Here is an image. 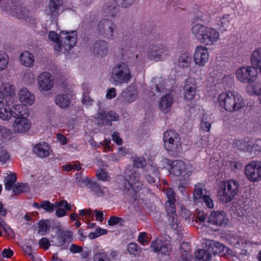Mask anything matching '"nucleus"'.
<instances>
[{
  "label": "nucleus",
  "mask_w": 261,
  "mask_h": 261,
  "mask_svg": "<svg viewBox=\"0 0 261 261\" xmlns=\"http://www.w3.org/2000/svg\"><path fill=\"white\" fill-rule=\"evenodd\" d=\"M192 34L204 46L215 45L220 39V33L216 29L199 23L194 24L191 29Z\"/></svg>",
  "instance_id": "1"
},
{
  "label": "nucleus",
  "mask_w": 261,
  "mask_h": 261,
  "mask_svg": "<svg viewBox=\"0 0 261 261\" xmlns=\"http://www.w3.org/2000/svg\"><path fill=\"white\" fill-rule=\"evenodd\" d=\"M48 39L53 42L54 50L56 52L61 51L63 48L67 50L70 49L77 41L76 34L74 31H62L59 36L55 32L50 31Z\"/></svg>",
  "instance_id": "2"
},
{
  "label": "nucleus",
  "mask_w": 261,
  "mask_h": 261,
  "mask_svg": "<svg viewBox=\"0 0 261 261\" xmlns=\"http://www.w3.org/2000/svg\"><path fill=\"white\" fill-rule=\"evenodd\" d=\"M240 191L239 182L234 179L221 181L217 189V197L219 201L227 203L231 201L238 195Z\"/></svg>",
  "instance_id": "3"
},
{
  "label": "nucleus",
  "mask_w": 261,
  "mask_h": 261,
  "mask_svg": "<svg viewBox=\"0 0 261 261\" xmlns=\"http://www.w3.org/2000/svg\"><path fill=\"white\" fill-rule=\"evenodd\" d=\"M195 222L198 224L197 227L201 228L208 227L210 224L225 227L228 220L224 212L217 211L212 212L207 219L203 212H199L195 219Z\"/></svg>",
  "instance_id": "4"
},
{
  "label": "nucleus",
  "mask_w": 261,
  "mask_h": 261,
  "mask_svg": "<svg viewBox=\"0 0 261 261\" xmlns=\"http://www.w3.org/2000/svg\"><path fill=\"white\" fill-rule=\"evenodd\" d=\"M132 77L128 65L123 62L116 64L110 74V80L116 85L127 83Z\"/></svg>",
  "instance_id": "5"
},
{
  "label": "nucleus",
  "mask_w": 261,
  "mask_h": 261,
  "mask_svg": "<svg viewBox=\"0 0 261 261\" xmlns=\"http://www.w3.org/2000/svg\"><path fill=\"white\" fill-rule=\"evenodd\" d=\"M140 176L139 172L135 167L129 166L127 167L124 174L125 179L124 189L128 190L132 189L136 192L139 191L142 186Z\"/></svg>",
  "instance_id": "6"
},
{
  "label": "nucleus",
  "mask_w": 261,
  "mask_h": 261,
  "mask_svg": "<svg viewBox=\"0 0 261 261\" xmlns=\"http://www.w3.org/2000/svg\"><path fill=\"white\" fill-rule=\"evenodd\" d=\"M163 141L166 149L173 152H179L181 149L180 138L175 130H168L164 134Z\"/></svg>",
  "instance_id": "7"
},
{
  "label": "nucleus",
  "mask_w": 261,
  "mask_h": 261,
  "mask_svg": "<svg viewBox=\"0 0 261 261\" xmlns=\"http://www.w3.org/2000/svg\"><path fill=\"white\" fill-rule=\"evenodd\" d=\"M167 163L169 166V171L171 174L178 176L184 174L189 176L192 172L193 169L191 165L186 163L181 160L169 161Z\"/></svg>",
  "instance_id": "8"
},
{
  "label": "nucleus",
  "mask_w": 261,
  "mask_h": 261,
  "mask_svg": "<svg viewBox=\"0 0 261 261\" xmlns=\"http://www.w3.org/2000/svg\"><path fill=\"white\" fill-rule=\"evenodd\" d=\"M257 75V70L252 65L240 67L235 71L237 80L244 84L255 80Z\"/></svg>",
  "instance_id": "9"
},
{
  "label": "nucleus",
  "mask_w": 261,
  "mask_h": 261,
  "mask_svg": "<svg viewBox=\"0 0 261 261\" xmlns=\"http://www.w3.org/2000/svg\"><path fill=\"white\" fill-rule=\"evenodd\" d=\"M99 34L108 39L113 40L117 35L116 24L110 19H101L98 25Z\"/></svg>",
  "instance_id": "10"
},
{
  "label": "nucleus",
  "mask_w": 261,
  "mask_h": 261,
  "mask_svg": "<svg viewBox=\"0 0 261 261\" xmlns=\"http://www.w3.org/2000/svg\"><path fill=\"white\" fill-rule=\"evenodd\" d=\"M244 174L250 182L260 181L261 180V163L254 161L246 165L244 168Z\"/></svg>",
  "instance_id": "11"
},
{
  "label": "nucleus",
  "mask_w": 261,
  "mask_h": 261,
  "mask_svg": "<svg viewBox=\"0 0 261 261\" xmlns=\"http://www.w3.org/2000/svg\"><path fill=\"white\" fill-rule=\"evenodd\" d=\"M170 54L169 49L162 45L152 46L148 51V57L155 62L161 61L168 58Z\"/></svg>",
  "instance_id": "12"
},
{
  "label": "nucleus",
  "mask_w": 261,
  "mask_h": 261,
  "mask_svg": "<svg viewBox=\"0 0 261 261\" xmlns=\"http://www.w3.org/2000/svg\"><path fill=\"white\" fill-rule=\"evenodd\" d=\"M209 58L210 54L207 47L199 45L195 47L193 59L196 66L204 67L208 63Z\"/></svg>",
  "instance_id": "13"
},
{
  "label": "nucleus",
  "mask_w": 261,
  "mask_h": 261,
  "mask_svg": "<svg viewBox=\"0 0 261 261\" xmlns=\"http://www.w3.org/2000/svg\"><path fill=\"white\" fill-rule=\"evenodd\" d=\"M37 83L38 90L44 93L53 88L54 85V77L49 72H43L38 75Z\"/></svg>",
  "instance_id": "14"
},
{
  "label": "nucleus",
  "mask_w": 261,
  "mask_h": 261,
  "mask_svg": "<svg viewBox=\"0 0 261 261\" xmlns=\"http://www.w3.org/2000/svg\"><path fill=\"white\" fill-rule=\"evenodd\" d=\"M197 89L195 78L189 77L185 81L184 87V98L187 101H190L193 99Z\"/></svg>",
  "instance_id": "15"
},
{
  "label": "nucleus",
  "mask_w": 261,
  "mask_h": 261,
  "mask_svg": "<svg viewBox=\"0 0 261 261\" xmlns=\"http://www.w3.org/2000/svg\"><path fill=\"white\" fill-rule=\"evenodd\" d=\"M228 105V112L233 113L243 109L245 105L243 97L237 92L232 91Z\"/></svg>",
  "instance_id": "16"
},
{
  "label": "nucleus",
  "mask_w": 261,
  "mask_h": 261,
  "mask_svg": "<svg viewBox=\"0 0 261 261\" xmlns=\"http://www.w3.org/2000/svg\"><path fill=\"white\" fill-rule=\"evenodd\" d=\"M28 117L25 116L14 120L12 123V129L14 133L24 134L31 129L32 123Z\"/></svg>",
  "instance_id": "17"
},
{
  "label": "nucleus",
  "mask_w": 261,
  "mask_h": 261,
  "mask_svg": "<svg viewBox=\"0 0 261 261\" xmlns=\"http://www.w3.org/2000/svg\"><path fill=\"white\" fill-rule=\"evenodd\" d=\"M73 240V233L68 230L59 229L57 236L53 237L52 243L57 246L62 247L66 243H69Z\"/></svg>",
  "instance_id": "18"
},
{
  "label": "nucleus",
  "mask_w": 261,
  "mask_h": 261,
  "mask_svg": "<svg viewBox=\"0 0 261 261\" xmlns=\"http://www.w3.org/2000/svg\"><path fill=\"white\" fill-rule=\"evenodd\" d=\"M63 0H50L46 8V14L52 19L56 18L63 11Z\"/></svg>",
  "instance_id": "19"
},
{
  "label": "nucleus",
  "mask_w": 261,
  "mask_h": 261,
  "mask_svg": "<svg viewBox=\"0 0 261 261\" xmlns=\"http://www.w3.org/2000/svg\"><path fill=\"white\" fill-rule=\"evenodd\" d=\"M151 247L159 255H168L171 250L169 242L167 241H163L161 240H156L152 242Z\"/></svg>",
  "instance_id": "20"
},
{
  "label": "nucleus",
  "mask_w": 261,
  "mask_h": 261,
  "mask_svg": "<svg viewBox=\"0 0 261 261\" xmlns=\"http://www.w3.org/2000/svg\"><path fill=\"white\" fill-rule=\"evenodd\" d=\"M18 97L21 104L23 106H31L35 101L34 94L27 88H21L18 93Z\"/></svg>",
  "instance_id": "21"
},
{
  "label": "nucleus",
  "mask_w": 261,
  "mask_h": 261,
  "mask_svg": "<svg viewBox=\"0 0 261 261\" xmlns=\"http://www.w3.org/2000/svg\"><path fill=\"white\" fill-rule=\"evenodd\" d=\"M33 151L37 156L43 158L49 156L52 150L50 145L47 143L39 142L34 146Z\"/></svg>",
  "instance_id": "22"
},
{
  "label": "nucleus",
  "mask_w": 261,
  "mask_h": 261,
  "mask_svg": "<svg viewBox=\"0 0 261 261\" xmlns=\"http://www.w3.org/2000/svg\"><path fill=\"white\" fill-rule=\"evenodd\" d=\"M144 177L146 181L150 184L154 183L155 179L159 177V170L156 165L152 164L147 166Z\"/></svg>",
  "instance_id": "23"
},
{
  "label": "nucleus",
  "mask_w": 261,
  "mask_h": 261,
  "mask_svg": "<svg viewBox=\"0 0 261 261\" xmlns=\"http://www.w3.org/2000/svg\"><path fill=\"white\" fill-rule=\"evenodd\" d=\"M29 112L28 109L26 108L21 104L14 105L10 109V118L12 117L17 119L25 116H29Z\"/></svg>",
  "instance_id": "24"
},
{
  "label": "nucleus",
  "mask_w": 261,
  "mask_h": 261,
  "mask_svg": "<svg viewBox=\"0 0 261 261\" xmlns=\"http://www.w3.org/2000/svg\"><path fill=\"white\" fill-rule=\"evenodd\" d=\"M231 91L221 92L217 97V103L220 108L227 112Z\"/></svg>",
  "instance_id": "25"
},
{
  "label": "nucleus",
  "mask_w": 261,
  "mask_h": 261,
  "mask_svg": "<svg viewBox=\"0 0 261 261\" xmlns=\"http://www.w3.org/2000/svg\"><path fill=\"white\" fill-rule=\"evenodd\" d=\"M19 61L24 67H32L35 64V58L31 52L24 51L19 55Z\"/></svg>",
  "instance_id": "26"
},
{
  "label": "nucleus",
  "mask_w": 261,
  "mask_h": 261,
  "mask_svg": "<svg viewBox=\"0 0 261 261\" xmlns=\"http://www.w3.org/2000/svg\"><path fill=\"white\" fill-rule=\"evenodd\" d=\"M119 116L116 112L111 111L107 113L105 112H100L97 115V118L101 121V123L109 125L112 121H117Z\"/></svg>",
  "instance_id": "27"
},
{
  "label": "nucleus",
  "mask_w": 261,
  "mask_h": 261,
  "mask_svg": "<svg viewBox=\"0 0 261 261\" xmlns=\"http://www.w3.org/2000/svg\"><path fill=\"white\" fill-rule=\"evenodd\" d=\"M93 51L95 54L100 57L106 56L109 52L107 42L103 40L97 41L94 45Z\"/></svg>",
  "instance_id": "28"
},
{
  "label": "nucleus",
  "mask_w": 261,
  "mask_h": 261,
  "mask_svg": "<svg viewBox=\"0 0 261 261\" xmlns=\"http://www.w3.org/2000/svg\"><path fill=\"white\" fill-rule=\"evenodd\" d=\"M124 101L127 103H132L135 101L138 97V91L134 86L128 87L125 91L122 93Z\"/></svg>",
  "instance_id": "29"
},
{
  "label": "nucleus",
  "mask_w": 261,
  "mask_h": 261,
  "mask_svg": "<svg viewBox=\"0 0 261 261\" xmlns=\"http://www.w3.org/2000/svg\"><path fill=\"white\" fill-rule=\"evenodd\" d=\"M173 103V97L171 94H166L161 97L159 102V108L164 113H168Z\"/></svg>",
  "instance_id": "30"
},
{
  "label": "nucleus",
  "mask_w": 261,
  "mask_h": 261,
  "mask_svg": "<svg viewBox=\"0 0 261 261\" xmlns=\"http://www.w3.org/2000/svg\"><path fill=\"white\" fill-rule=\"evenodd\" d=\"M251 65L256 70L259 69L261 74V47L255 49L250 57Z\"/></svg>",
  "instance_id": "31"
},
{
  "label": "nucleus",
  "mask_w": 261,
  "mask_h": 261,
  "mask_svg": "<svg viewBox=\"0 0 261 261\" xmlns=\"http://www.w3.org/2000/svg\"><path fill=\"white\" fill-rule=\"evenodd\" d=\"M71 97L69 94H59L55 98V102L56 105L62 109L68 108L70 103Z\"/></svg>",
  "instance_id": "32"
},
{
  "label": "nucleus",
  "mask_w": 261,
  "mask_h": 261,
  "mask_svg": "<svg viewBox=\"0 0 261 261\" xmlns=\"http://www.w3.org/2000/svg\"><path fill=\"white\" fill-rule=\"evenodd\" d=\"M8 13L20 19H25L29 16L28 11L20 6H13Z\"/></svg>",
  "instance_id": "33"
},
{
  "label": "nucleus",
  "mask_w": 261,
  "mask_h": 261,
  "mask_svg": "<svg viewBox=\"0 0 261 261\" xmlns=\"http://www.w3.org/2000/svg\"><path fill=\"white\" fill-rule=\"evenodd\" d=\"M103 9L107 16L110 17H115L118 12V8L114 0L106 3Z\"/></svg>",
  "instance_id": "34"
},
{
  "label": "nucleus",
  "mask_w": 261,
  "mask_h": 261,
  "mask_svg": "<svg viewBox=\"0 0 261 261\" xmlns=\"http://www.w3.org/2000/svg\"><path fill=\"white\" fill-rule=\"evenodd\" d=\"M168 217V224L174 230H180V223L175 214V209L173 211L167 210Z\"/></svg>",
  "instance_id": "35"
},
{
  "label": "nucleus",
  "mask_w": 261,
  "mask_h": 261,
  "mask_svg": "<svg viewBox=\"0 0 261 261\" xmlns=\"http://www.w3.org/2000/svg\"><path fill=\"white\" fill-rule=\"evenodd\" d=\"M226 239L229 243L237 248L242 247L244 244H246L245 240L233 233H229L227 236Z\"/></svg>",
  "instance_id": "36"
},
{
  "label": "nucleus",
  "mask_w": 261,
  "mask_h": 261,
  "mask_svg": "<svg viewBox=\"0 0 261 261\" xmlns=\"http://www.w3.org/2000/svg\"><path fill=\"white\" fill-rule=\"evenodd\" d=\"M204 195H206L204 186L201 184L195 185L193 192L194 201L195 202H201Z\"/></svg>",
  "instance_id": "37"
},
{
  "label": "nucleus",
  "mask_w": 261,
  "mask_h": 261,
  "mask_svg": "<svg viewBox=\"0 0 261 261\" xmlns=\"http://www.w3.org/2000/svg\"><path fill=\"white\" fill-rule=\"evenodd\" d=\"M90 191L97 197H107L109 195L108 189L106 187H101L96 182L94 183Z\"/></svg>",
  "instance_id": "38"
},
{
  "label": "nucleus",
  "mask_w": 261,
  "mask_h": 261,
  "mask_svg": "<svg viewBox=\"0 0 261 261\" xmlns=\"http://www.w3.org/2000/svg\"><path fill=\"white\" fill-rule=\"evenodd\" d=\"M165 192L168 199L165 203L166 210L173 211L175 209L174 205L175 201V193L170 188L167 189Z\"/></svg>",
  "instance_id": "39"
},
{
  "label": "nucleus",
  "mask_w": 261,
  "mask_h": 261,
  "mask_svg": "<svg viewBox=\"0 0 261 261\" xmlns=\"http://www.w3.org/2000/svg\"><path fill=\"white\" fill-rule=\"evenodd\" d=\"M191 63V56L189 51H186L183 52L180 55L178 61V65L181 67H188Z\"/></svg>",
  "instance_id": "40"
},
{
  "label": "nucleus",
  "mask_w": 261,
  "mask_h": 261,
  "mask_svg": "<svg viewBox=\"0 0 261 261\" xmlns=\"http://www.w3.org/2000/svg\"><path fill=\"white\" fill-rule=\"evenodd\" d=\"M10 108L7 99L0 103V118L4 120L10 119Z\"/></svg>",
  "instance_id": "41"
},
{
  "label": "nucleus",
  "mask_w": 261,
  "mask_h": 261,
  "mask_svg": "<svg viewBox=\"0 0 261 261\" xmlns=\"http://www.w3.org/2000/svg\"><path fill=\"white\" fill-rule=\"evenodd\" d=\"M207 249L211 254H216L220 253L221 251H223L224 246L222 244L218 242L210 241L208 243Z\"/></svg>",
  "instance_id": "42"
},
{
  "label": "nucleus",
  "mask_w": 261,
  "mask_h": 261,
  "mask_svg": "<svg viewBox=\"0 0 261 261\" xmlns=\"http://www.w3.org/2000/svg\"><path fill=\"white\" fill-rule=\"evenodd\" d=\"M217 25L219 29L226 31L228 29L230 23L229 15H224L222 17H219L216 19Z\"/></svg>",
  "instance_id": "43"
},
{
  "label": "nucleus",
  "mask_w": 261,
  "mask_h": 261,
  "mask_svg": "<svg viewBox=\"0 0 261 261\" xmlns=\"http://www.w3.org/2000/svg\"><path fill=\"white\" fill-rule=\"evenodd\" d=\"M212 122L210 117L206 114H203L200 124V128L205 132H209L211 128Z\"/></svg>",
  "instance_id": "44"
},
{
  "label": "nucleus",
  "mask_w": 261,
  "mask_h": 261,
  "mask_svg": "<svg viewBox=\"0 0 261 261\" xmlns=\"http://www.w3.org/2000/svg\"><path fill=\"white\" fill-rule=\"evenodd\" d=\"M233 145L240 150H247L250 149L249 139L246 138L245 139H236L233 141Z\"/></svg>",
  "instance_id": "45"
},
{
  "label": "nucleus",
  "mask_w": 261,
  "mask_h": 261,
  "mask_svg": "<svg viewBox=\"0 0 261 261\" xmlns=\"http://www.w3.org/2000/svg\"><path fill=\"white\" fill-rule=\"evenodd\" d=\"M195 257L199 260L209 261L212 255L208 250L199 249L195 252Z\"/></svg>",
  "instance_id": "46"
},
{
  "label": "nucleus",
  "mask_w": 261,
  "mask_h": 261,
  "mask_svg": "<svg viewBox=\"0 0 261 261\" xmlns=\"http://www.w3.org/2000/svg\"><path fill=\"white\" fill-rule=\"evenodd\" d=\"M255 80H253L250 82L247 83V85L246 86L247 92L251 95L255 94L258 96L259 90H257V86H259L258 82H255Z\"/></svg>",
  "instance_id": "47"
},
{
  "label": "nucleus",
  "mask_w": 261,
  "mask_h": 261,
  "mask_svg": "<svg viewBox=\"0 0 261 261\" xmlns=\"http://www.w3.org/2000/svg\"><path fill=\"white\" fill-rule=\"evenodd\" d=\"M16 176L15 174H10L6 176L5 180V189L7 190H13L16 181Z\"/></svg>",
  "instance_id": "48"
},
{
  "label": "nucleus",
  "mask_w": 261,
  "mask_h": 261,
  "mask_svg": "<svg viewBox=\"0 0 261 261\" xmlns=\"http://www.w3.org/2000/svg\"><path fill=\"white\" fill-rule=\"evenodd\" d=\"M50 227L49 220H41L38 223V232L41 235H45Z\"/></svg>",
  "instance_id": "49"
},
{
  "label": "nucleus",
  "mask_w": 261,
  "mask_h": 261,
  "mask_svg": "<svg viewBox=\"0 0 261 261\" xmlns=\"http://www.w3.org/2000/svg\"><path fill=\"white\" fill-rule=\"evenodd\" d=\"M152 82L155 84V90L158 92H162L166 89L164 86L165 80L162 77L154 78Z\"/></svg>",
  "instance_id": "50"
},
{
  "label": "nucleus",
  "mask_w": 261,
  "mask_h": 261,
  "mask_svg": "<svg viewBox=\"0 0 261 261\" xmlns=\"http://www.w3.org/2000/svg\"><path fill=\"white\" fill-rule=\"evenodd\" d=\"M76 180H78L79 184L81 186H85L89 188L90 190L95 182V181H93L91 178L87 176L82 177L79 179L77 177Z\"/></svg>",
  "instance_id": "51"
},
{
  "label": "nucleus",
  "mask_w": 261,
  "mask_h": 261,
  "mask_svg": "<svg viewBox=\"0 0 261 261\" xmlns=\"http://www.w3.org/2000/svg\"><path fill=\"white\" fill-rule=\"evenodd\" d=\"M181 249L184 248L186 249L185 250V257L181 259V261H199L196 257H193L189 253L188 250L189 249V245L187 243H182L180 246Z\"/></svg>",
  "instance_id": "52"
},
{
  "label": "nucleus",
  "mask_w": 261,
  "mask_h": 261,
  "mask_svg": "<svg viewBox=\"0 0 261 261\" xmlns=\"http://www.w3.org/2000/svg\"><path fill=\"white\" fill-rule=\"evenodd\" d=\"M107 233V230L99 227L94 231L90 232L88 235V238L91 240H93L102 235L106 234Z\"/></svg>",
  "instance_id": "53"
},
{
  "label": "nucleus",
  "mask_w": 261,
  "mask_h": 261,
  "mask_svg": "<svg viewBox=\"0 0 261 261\" xmlns=\"http://www.w3.org/2000/svg\"><path fill=\"white\" fill-rule=\"evenodd\" d=\"M93 261H113L105 252H97L93 256Z\"/></svg>",
  "instance_id": "54"
},
{
  "label": "nucleus",
  "mask_w": 261,
  "mask_h": 261,
  "mask_svg": "<svg viewBox=\"0 0 261 261\" xmlns=\"http://www.w3.org/2000/svg\"><path fill=\"white\" fill-rule=\"evenodd\" d=\"M41 207L45 212L50 213L54 211L56 205L55 203L53 204L48 200H44L41 203Z\"/></svg>",
  "instance_id": "55"
},
{
  "label": "nucleus",
  "mask_w": 261,
  "mask_h": 261,
  "mask_svg": "<svg viewBox=\"0 0 261 261\" xmlns=\"http://www.w3.org/2000/svg\"><path fill=\"white\" fill-rule=\"evenodd\" d=\"M8 62V56L4 52H0V71L6 68Z\"/></svg>",
  "instance_id": "56"
},
{
  "label": "nucleus",
  "mask_w": 261,
  "mask_h": 261,
  "mask_svg": "<svg viewBox=\"0 0 261 261\" xmlns=\"http://www.w3.org/2000/svg\"><path fill=\"white\" fill-rule=\"evenodd\" d=\"M96 176L97 178L102 181H109L110 177L106 170L100 169L96 172Z\"/></svg>",
  "instance_id": "57"
},
{
  "label": "nucleus",
  "mask_w": 261,
  "mask_h": 261,
  "mask_svg": "<svg viewBox=\"0 0 261 261\" xmlns=\"http://www.w3.org/2000/svg\"><path fill=\"white\" fill-rule=\"evenodd\" d=\"M248 151L257 154L261 152V140H257L253 145L250 144V149Z\"/></svg>",
  "instance_id": "58"
},
{
  "label": "nucleus",
  "mask_w": 261,
  "mask_h": 261,
  "mask_svg": "<svg viewBox=\"0 0 261 261\" xmlns=\"http://www.w3.org/2000/svg\"><path fill=\"white\" fill-rule=\"evenodd\" d=\"M2 89L5 93L11 95L14 92L15 88L10 83H5L2 85Z\"/></svg>",
  "instance_id": "59"
},
{
  "label": "nucleus",
  "mask_w": 261,
  "mask_h": 261,
  "mask_svg": "<svg viewBox=\"0 0 261 261\" xmlns=\"http://www.w3.org/2000/svg\"><path fill=\"white\" fill-rule=\"evenodd\" d=\"M133 163L135 168H143L146 165L145 160L142 157L135 156L134 159Z\"/></svg>",
  "instance_id": "60"
},
{
  "label": "nucleus",
  "mask_w": 261,
  "mask_h": 261,
  "mask_svg": "<svg viewBox=\"0 0 261 261\" xmlns=\"http://www.w3.org/2000/svg\"><path fill=\"white\" fill-rule=\"evenodd\" d=\"M205 203L207 207L210 208H213L214 207V202L213 200L208 195H204L201 202Z\"/></svg>",
  "instance_id": "61"
},
{
  "label": "nucleus",
  "mask_w": 261,
  "mask_h": 261,
  "mask_svg": "<svg viewBox=\"0 0 261 261\" xmlns=\"http://www.w3.org/2000/svg\"><path fill=\"white\" fill-rule=\"evenodd\" d=\"M27 188V186L24 184H15L13 188L12 192L14 194L24 192Z\"/></svg>",
  "instance_id": "62"
},
{
  "label": "nucleus",
  "mask_w": 261,
  "mask_h": 261,
  "mask_svg": "<svg viewBox=\"0 0 261 261\" xmlns=\"http://www.w3.org/2000/svg\"><path fill=\"white\" fill-rule=\"evenodd\" d=\"M127 250L129 253L134 255H137L139 252L137 245L136 243H129L128 245Z\"/></svg>",
  "instance_id": "63"
},
{
  "label": "nucleus",
  "mask_w": 261,
  "mask_h": 261,
  "mask_svg": "<svg viewBox=\"0 0 261 261\" xmlns=\"http://www.w3.org/2000/svg\"><path fill=\"white\" fill-rule=\"evenodd\" d=\"M23 79L28 83H31L34 81L35 75L31 71L27 72L24 75Z\"/></svg>",
  "instance_id": "64"
}]
</instances>
